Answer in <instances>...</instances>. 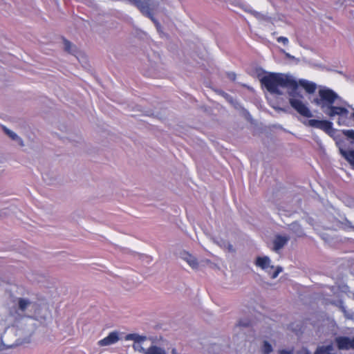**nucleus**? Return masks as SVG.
Wrapping results in <instances>:
<instances>
[{
	"mask_svg": "<svg viewBox=\"0 0 354 354\" xmlns=\"http://www.w3.org/2000/svg\"><path fill=\"white\" fill-rule=\"evenodd\" d=\"M261 82L270 93L273 94H281L279 87L290 88V106L301 115L308 118L313 117L309 108L301 100L294 97L298 88V82L295 80L283 73H270L263 76L261 79Z\"/></svg>",
	"mask_w": 354,
	"mask_h": 354,
	"instance_id": "nucleus-1",
	"label": "nucleus"
},
{
	"mask_svg": "<svg viewBox=\"0 0 354 354\" xmlns=\"http://www.w3.org/2000/svg\"><path fill=\"white\" fill-rule=\"evenodd\" d=\"M318 95L313 100V102L329 118L339 116L337 124L344 125L349 111L345 107L334 105L337 100L341 99L338 94L330 88H324L319 90Z\"/></svg>",
	"mask_w": 354,
	"mask_h": 354,
	"instance_id": "nucleus-2",
	"label": "nucleus"
},
{
	"mask_svg": "<svg viewBox=\"0 0 354 354\" xmlns=\"http://www.w3.org/2000/svg\"><path fill=\"white\" fill-rule=\"evenodd\" d=\"M304 124L306 126L322 130L329 135L331 134L333 131V123L330 121L326 120L310 119L304 122Z\"/></svg>",
	"mask_w": 354,
	"mask_h": 354,
	"instance_id": "nucleus-3",
	"label": "nucleus"
},
{
	"mask_svg": "<svg viewBox=\"0 0 354 354\" xmlns=\"http://www.w3.org/2000/svg\"><path fill=\"white\" fill-rule=\"evenodd\" d=\"M126 340H133L134 344L133 347L135 350L141 351L143 350L140 344L146 340L145 336L139 335L136 333L128 334L125 337Z\"/></svg>",
	"mask_w": 354,
	"mask_h": 354,
	"instance_id": "nucleus-4",
	"label": "nucleus"
},
{
	"mask_svg": "<svg viewBox=\"0 0 354 354\" xmlns=\"http://www.w3.org/2000/svg\"><path fill=\"white\" fill-rule=\"evenodd\" d=\"M289 239L288 236L276 235L273 241V250L277 252L283 248L288 243Z\"/></svg>",
	"mask_w": 354,
	"mask_h": 354,
	"instance_id": "nucleus-5",
	"label": "nucleus"
},
{
	"mask_svg": "<svg viewBox=\"0 0 354 354\" xmlns=\"http://www.w3.org/2000/svg\"><path fill=\"white\" fill-rule=\"evenodd\" d=\"M119 340L118 333L116 331L110 333L108 336L99 341L101 346H109L116 343Z\"/></svg>",
	"mask_w": 354,
	"mask_h": 354,
	"instance_id": "nucleus-6",
	"label": "nucleus"
},
{
	"mask_svg": "<svg viewBox=\"0 0 354 354\" xmlns=\"http://www.w3.org/2000/svg\"><path fill=\"white\" fill-rule=\"evenodd\" d=\"M335 341L339 350L351 349V339L349 337H339L336 338Z\"/></svg>",
	"mask_w": 354,
	"mask_h": 354,
	"instance_id": "nucleus-7",
	"label": "nucleus"
},
{
	"mask_svg": "<svg viewBox=\"0 0 354 354\" xmlns=\"http://www.w3.org/2000/svg\"><path fill=\"white\" fill-rule=\"evenodd\" d=\"M270 260L268 257H259L256 260V265L263 270H267L268 268L273 269L274 266H270Z\"/></svg>",
	"mask_w": 354,
	"mask_h": 354,
	"instance_id": "nucleus-8",
	"label": "nucleus"
},
{
	"mask_svg": "<svg viewBox=\"0 0 354 354\" xmlns=\"http://www.w3.org/2000/svg\"><path fill=\"white\" fill-rule=\"evenodd\" d=\"M299 85L302 86L305 89V91L310 94L313 93L317 88V86L315 83L308 82L305 80H300L298 83V86Z\"/></svg>",
	"mask_w": 354,
	"mask_h": 354,
	"instance_id": "nucleus-9",
	"label": "nucleus"
},
{
	"mask_svg": "<svg viewBox=\"0 0 354 354\" xmlns=\"http://www.w3.org/2000/svg\"><path fill=\"white\" fill-rule=\"evenodd\" d=\"M183 255V259L192 268L195 269L198 268V263L196 257L188 252H185Z\"/></svg>",
	"mask_w": 354,
	"mask_h": 354,
	"instance_id": "nucleus-10",
	"label": "nucleus"
},
{
	"mask_svg": "<svg viewBox=\"0 0 354 354\" xmlns=\"http://www.w3.org/2000/svg\"><path fill=\"white\" fill-rule=\"evenodd\" d=\"M341 153L345 159L354 167V150L344 151L341 149Z\"/></svg>",
	"mask_w": 354,
	"mask_h": 354,
	"instance_id": "nucleus-11",
	"label": "nucleus"
},
{
	"mask_svg": "<svg viewBox=\"0 0 354 354\" xmlns=\"http://www.w3.org/2000/svg\"><path fill=\"white\" fill-rule=\"evenodd\" d=\"M333 347L332 345L319 346L315 354H331Z\"/></svg>",
	"mask_w": 354,
	"mask_h": 354,
	"instance_id": "nucleus-12",
	"label": "nucleus"
},
{
	"mask_svg": "<svg viewBox=\"0 0 354 354\" xmlns=\"http://www.w3.org/2000/svg\"><path fill=\"white\" fill-rule=\"evenodd\" d=\"M145 354H166V353L163 349L156 346H151L147 349Z\"/></svg>",
	"mask_w": 354,
	"mask_h": 354,
	"instance_id": "nucleus-13",
	"label": "nucleus"
},
{
	"mask_svg": "<svg viewBox=\"0 0 354 354\" xmlns=\"http://www.w3.org/2000/svg\"><path fill=\"white\" fill-rule=\"evenodd\" d=\"M343 133L348 138L351 140V142L353 146L354 147V130L353 129L344 130L343 131Z\"/></svg>",
	"mask_w": 354,
	"mask_h": 354,
	"instance_id": "nucleus-14",
	"label": "nucleus"
},
{
	"mask_svg": "<svg viewBox=\"0 0 354 354\" xmlns=\"http://www.w3.org/2000/svg\"><path fill=\"white\" fill-rule=\"evenodd\" d=\"M264 354H270L272 351V345L267 341H264L263 347Z\"/></svg>",
	"mask_w": 354,
	"mask_h": 354,
	"instance_id": "nucleus-15",
	"label": "nucleus"
},
{
	"mask_svg": "<svg viewBox=\"0 0 354 354\" xmlns=\"http://www.w3.org/2000/svg\"><path fill=\"white\" fill-rule=\"evenodd\" d=\"M29 304V301L28 300H26L24 299H19V307L21 310H24L28 305Z\"/></svg>",
	"mask_w": 354,
	"mask_h": 354,
	"instance_id": "nucleus-16",
	"label": "nucleus"
},
{
	"mask_svg": "<svg viewBox=\"0 0 354 354\" xmlns=\"http://www.w3.org/2000/svg\"><path fill=\"white\" fill-rule=\"evenodd\" d=\"M64 49L66 51L70 53H73V50L71 49L72 48V44L68 41L67 39H64Z\"/></svg>",
	"mask_w": 354,
	"mask_h": 354,
	"instance_id": "nucleus-17",
	"label": "nucleus"
},
{
	"mask_svg": "<svg viewBox=\"0 0 354 354\" xmlns=\"http://www.w3.org/2000/svg\"><path fill=\"white\" fill-rule=\"evenodd\" d=\"M3 130L5 131V133L10 137L11 138L12 140H16L17 138H18V136L16 133H15L14 132H12V131L9 130L8 129H7L6 127H3Z\"/></svg>",
	"mask_w": 354,
	"mask_h": 354,
	"instance_id": "nucleus-18",
	"label": "nucleus"
},
{
	"mask_svg": "<svg viewBox=\"0 0 354 354\" xmlns=\"http://www.w3.org/2000/svg\"><path fill=\"white\" fill-rule=\"evenodd\" d=\"M282 271V268L281 267H277V269L273 272L271 274V279H275L277 277L279 274Z\"/></svg>",
	"mask_w": 354,
	"mask_h": 354,
	"instance_id": "nucleus-19",
	"label": "nucleus"
},
{
	"mask_svg": "<svg viewBox=\"0 0 354 354\" xmlns=\"http://www.w3.org/2000/svg\"><path fill=\"white\" fill-rule=\"evenodd\" d=\"M277 41L279 42L283 43L284 45H287L288 43V39L287 37H279L277 38Z\"/></svg>",
	"mask_w": 354,
	"mask_h": 354,
	"instance_id": "nucleus-20",
	"label": "nucleus"
},
{
	"mask_svg": "<svg viewBox=\"0 0 354 354\" xmlns=\"http://www.w3.org/2000/svg\"><path fill=\"white\" fill-rule=\"evenodd\" d=\"M279 354H293V351L282 349L279 351Z\"/></svg>",
	"mask_w": 354,
	"mask_h": 354,
	"instance_id": "nucleus-21",
	"label": "nucleus"
},
{
	"mask_svg": "<svg viewBox=\"0 0 354 354\" xmlns=\"http://www.w3.org/2000/svg\"><path fill=\"white\" fill-rule=\"evenodd\" d=\"M227 77L230 80L234 81L236 79V74L234 73H228Z\"/></svg>",
	"mask_w": 354,
	"mask_h": 354,
	"instance_id": "nucleus-22",
	"label": "nucleus"
},
{
	"mask_svg": "<svg viewBox=\"0 0 354 354\" xmlns=\"http://www.w3.org/2000/svg\"><path fill=\"white\" fill-rule=\"evenodd\" d=\"M238 325L239 326H250V322H243L242 321H239Z\"/></svg>",
	"mask_w": 354,
	"mask_h": 354,
	"instance_id": "nucleus-23",
	"label": "nucleus"
},
{
	"mask_svg": "<svg viewBox=\"0 0 354 354\" xmlns=\"http://www.w3.org/2000/svg\"><path fill=\"white\" fill-rule=\"evenodd\" d=\"M298 354H310V353L307 349L304 348L301 351H299Z\"/></svg>",
	"mask_w": 354,
	"mask_h": 354,
	"instance_id": "nucleus-24",
	"label": "nucleus"
},
{
	"mask_svg": "<svg viewBox=\"0 0 354 354\" xmlns=\"http://www.w3.org/2000/svg\"><path fill=\"white\" fill-rule=\"evenodd\" d=\"M351 348L354 349V337L351 339Z\"/></svg>",
	"mask_w": 354,
	"mask_h": 354,
	"instance_id": "nucleus-25",
	"label": "nucleus"
}]
</instances>
